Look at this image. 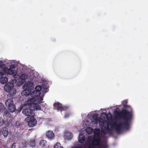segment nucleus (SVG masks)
Returning a JSON list of instances; mask_svg holds the SVG:
<instances>
[{"mask_svg": "<svg viewBox=\"0 0 148 148\" xmlns=\"http://www.w3.org/2000/svg\"><path fill=\"white\" fill-rule=\"evenodd\" d=\"M6 106L8 107V109L11 112H14L16 110V106L14 104L12 99H9L6 100L5 101Z\"/></svg>", "mask_w": 148, "mask_h": 148, "instance_id": "20e7f679", "label": "nucleus"}, {"mask_svg": "<svg viewBox=\"0 0 148 148\" xmlns=\"http://www.w3.org/2000/svg\"><path fill=\"white\" fill-rule=\"evenodd\" d=\"M69 115H70L68 113H65V114L64 115V117L65 118H68Z\"/></svg>", "mask_w": 148, "mask_h": 148, "instance_id": "f704fd0d", "label": "nucleus"}, {"mask_svg": "<svg viewBox=\"0 0 148 148\" xmlns=\"http://www.w3.org/2000/svg\"><path fill=\"white\" fill-rule=\"evenodd\" d=\"M35 90L31 94V96L33 98H35L40 96L41 94L40 90L42 89L41 86H36L35 88Z\"/></svg>", "mask_w": 148, "mask_h": 148, "instance_id": "0eeeda50", "label": "nucleus"}, {"mask_svg": "<svg viewBox=\"0 0 148 148\" xmlns=\"http://www.w3.org/2000/svg\"><path fill=\"white\" fill-rule=\"evenodd\" d=\"M92 118L94 121H91V123L92 124H97L99 122V119L100 118H98L97 114H94Z\"/></svg>", "mask_w": 148, "mask_h": 148, "instance_id": "f8f14e48", "label": "nucleus"}, {"mask_svg": "<svg viewBox=\"0 0 148 148\" xmlns=\"http://www.w3.org/2000/svg\"><path fill=\"white\" fill-rule=\"evenodd\" d=\"M109 113L110 114V115H108L105 112H103L102 113V114H104L105 116H106V119L108 120V121H110L111 120H112V115L110 112H109Z\"/></svg>", "mask_w": 148, "mask_h": 148, "instance_id": "aec40b11", "label": "nucleus"}, {"mask_svg": "<svg viewBox=\"0 0 148 148\" xmlns=\"http://www.w3.org/2000/svg\"><path fill=\"white\" fill-rule=\"evenodd\" d=\"M13 84H7L4 87V89L5 91L9 94L11 95H13L15 94L16 91L13 89Z\"/></svg>", "mask_w": 148, "mask_h": 148, "instance_id": "39448f33", "label": "nucleus"}, {"mask_svg": "<svg viewBox=\"0 0 148 148\" xmlns=\"http://www.w3.org/2000/svg\"><path fill=\"white\" fill-rule=\"evenodd\" d=\"M16 143H13L12 145V148H18V147H16Z\"/></svg>", "mask_w": 148, "mask_h": 148, "instance_id": "473e14b6", "label": "nucleus"}, {"mask_svg": "<svg viewBox=\"0 0 148 148\" xmlns=\"http://www.w3.org/2000/svg\"><path fill=\"white\" fill-rule=\"evenodd\" d=\"M2 63L0 62V68H1L2 67Z\"/></svg>", "mask_w": 148, "mask_h": 148, "instance_id": "e433bc0d", "label": "nucleus"}, {"mask_svg": "<svg viewBox=\"0 0 148 148\" xmlns=\"http://www.w3.org/2000/svg\"><path fill=\"white\" fill-rule=\"evenodd\" d=\"M14 125L15 127H16L17 128H19V129L21 130V125L20 123V122L18 121H17L15 123Z\"/></svg>", "mask_w": 148, "mask_h": 148, "instance_id": "b1692460", "label": "nucleus"}, {"mask_svg": "<svg viewBox=\"0 0 148 148\" xmlns=\"http://www.w3.org/2000/svg\"><path fill=\"white\" fill-rule=\"evenodd\" d=\"M46 135L49 139H53L55 138V134L51 130H49L47 131L46 133Z\"/></svg>", "mask_w": 148, "mask_h": 148, "instance_id": "9d476101", "label": "nucleus"}, {"mask_svg": "<svg viewBox=\"0 0 148 148\" xmlns=\"http://www.w3.org/2000/svg\"><path fill=\"white\" fill-rule=\"evenodd\" d=\"M15 67V66L14 64H12L10 66V69L12 70Z\"/></svg>", "mask_w": 148, "mask_h": 148, "instance_id": "72a5a7b5", "label": "nucleus"}, {"mask_svg": "<svg viewBox=\"0 0 148 148\" xmlns=\"http://www.w3.org/2000/svg\"><path fill=\"white\" fill-rule=\"evenodd\" d=\"M3 75V73L2 72L0 71V78H1V77H2Z\"/></svg>", "mask_w": 148, "mask_h": 148, "instance_id": "c9c22d12", "label": "nucleus"}, {"mask_svg": "<svg viewBox=\"0 0 148 148\" xmlns=\"http://www.w3.org/2000/svg\"><path fill=\"white\" fill-rule=\"evenodd\" d=\"M114 119L123 120L125 121L120 122L119 124H117L116 121H113L112 119L110 121H107V129L110 130L108 126L110 125L111 127H114L118 133L121 132L122 126L128 129L129 127V121L132 120V111H128V110L123 109L120 111H114Z\"/></svg>", "mask_w": 148, "mask_h": 148, "instance_id": "f257e3e1", "label": "nucleus"}, {"mask_svg": "<svg viewBox=\"0 0 148 148\" xmlns=\"http://www.w3.org/2000/svg\"><path fill=\"white\" fill-rule=\"evenodd\" d=\"M84 148H86V147H85V145H84Z\"/></svg>", "mask_w": 148, "mask_h": 148, "instance_id": "4c0bfd02", "label": "nucleus"}, {"mask_svg": "<svg viewBox=\"0 0 148 148\" xmlns=\"http://www.w3.org/2000/svg\"><path fill=\"white\" fill-rule=\"evenodd\" d=\"M24 90L21 93L22 95L27 96L29 95L31 90L30 89H23Z\"/></svg>", "mask_w": 148, "mask_h": 148, "instance_id": "2eb2a0df", "label": "nucleus"}, {"mask_svg": "<svg viewBox=\"0 0 148 148\" xmlns=\"http://www.w3.org/2000/svg\"><path fill=\"white\" fill-rule=\"evenodd\" d=\"M93 131L92 128L91 127H88L86 129V133L88 134H91Z\"/></svg>", "mask_w": 148, "mask_h": 148, "instance_id": "4be33fe9", "label": "nucleus"}, {"mask_svg": "<svg viewBox=\"0 0 148 148\" xmlns=\"http://www.w3.org/2000/svg\"><path fill=\"white\" fill-rule=\"evenodd\" d=\"M25 74H23L21 76V78L23 80H25L27 78V76H26Z\"/></svg>", "mask_w": 148, "mask_h": 148, "instance_id": "2f4dec72", "label": "nucleus"}, {"mask_svg": "<svg viewBox=\"0 0 148 148\" xmlns=\"http://www.w3.org/2000/svg\"><path fill=\"white\" fill-rule=\"evenodd\" d=\"M47 143L46 141L44 140H41L40 142V145L41 147H43L46 145Z\"/></svg>", "mask_w": 148, "mask_h": 148, "instance_id": "5701e85b", "label": "nucleus"}, {"mask_svg": "<svg viewBox=\"0 0 148 148\" xmlns=\"http://www.w3.org/2000/svg\"><path fill=\"white\" fill-rule=\"evenodd\" d=\"M99 123L101 127V129L102 132L104 133V132L103 131L104 130H103V128L104 127L105 129H107V127L104 126V122L102 118H100L99 119Z\"/></svg>", "mask_w": 148, "mask_h": 148, "instance_id": "4468645a", "label": "nucleus"}, {"mask_svg": "<svg viewBox=\"0 0 148 148\" xmlns=\"http://www.w3.org/2000/svg\"><path fill=\"white\" fill-rule=\"evenodd\" d=\"M85 136L82 134H79L78 138V141L81 143H82L85 140Z\"/></svg>", "mask_w": 148, "mask_h": 148, "instance_id": "dca6fc26", "label": "nucleus"}, {"mask_svg": "<svg viewBox=\"0 0 148 148\" xmlns=\"http://www.w3.org/2000/svg\"><path fill=\"white\" fill-rule=\"evenodd\" d=\"M43 100V98L42 96L38 97L36 99H35V103H37L38 105L42 102Z\"/></svg>", "mask_w": 148, "mask_h": 148, "instance_id": "a211bd4d", "label": "nucleus"}, {"mask_svg": "<svg viewBox=\"0 0 148 148\" xmlns=\"http://www.w3.org/2000/svg\"><path fill=\"white\" fill-rule=\"evenodd\" d=\"M3 123L4 121L3 118L0 117V126H2Z\"/></svg>", "mask_w": 148, "mask_h": 148, "instance_id": "7c9ffc66", "label": "nucleus"}, {"mask_svg": "<svg viewBox=\"0 0 148 148\" xmlns=\"http://www.w3.org/2000/svg\"><path fill=\"white\" fill-rule=\"evenodd\" d=\"M5 108L4 105L1 103H0V111L2 110H4Z\"/></svg>", "mask_w": 148, "mask_h": 148, "instance_id": "c756f323", "label": "nucleus"}, {"mask_svg": "<svg viewBox=\"0 0 148 148\" xmlns=\"http://www.w3.org/2000/svg\"><path fill=\"white\" fill-rule=\"evenodd\" d=\"M66 135L67 138L71 139L72 138V134L71 133L69 132L66 133Z\"/></svg>", "mask_w": 148, "mask_h": 148, "instance_id": "bb28decb", "label": "nucleus"}, {"mask_svg": "<svg viewBox=\"0 0 148 148\" xmlns=\"http://www.w3.org/2000/svg\"><path fill=\"white\" fill-rule=\"evenodd\" d=\"M100 138L98 135L96 138L91 141L88 140L86 143V145L88 146V148H107L106 147L101 148L100 146Z\"/></svg>", "mask_w": 148, "mask_h": 148, "instance_id": "f03ea898", "label": "nucleus"}, {"mask_svg": "<svg viewBox=\"0 0 148 148\" xmlns=\"http://www.w3.org/2000/svg\"><path fill=\"white\" fill-rule=\"evenodd\" d=\"M8 81V78L6 77H2L0 78V82L2 84H6Z\"/></svg>", "mask_w": 148, "mask_h": 148, "instance_id": "f3484780", "label": "nucleus"}, {"mask_svg": "<svg viewBox=\"0 0 148 148\" xmlns=\"http://www.w3.org/2000/svg\"><path fill=\"white\" fill-rule=\"evenodd\" d=\"M4 114L5 116H7V117L10 118L11 116V114L9 111L8 110H6L5 111Z\"/></svg>", "mask_w": 148, "mask_h": 148, "instance_id": "393cba45", "label": "nucleus"}, {"mask_svg": "<svg viewBox=\"0 0 148 148\" xmlns=\"http://www.w3.org/2000/svg\"><path fill=\"white\" fill-rule=\"evenodd\" d=\"M54 148H63V147L61 146V145L59 143H57L54 146Z\"/></svg>", "mask_w": 148, "mask_h": 148, "instance_id": "cd10ccee", "label": "nucleus"}, {"mask_svg": "<svg viewBox=\"0 0 148 148\" xmlns=\"http://www.w3.org/2000/svg\"><path fill=\"white\" fill-rule=\"evenodd\" d=\"M35 98H29L27 99V101H25L24 107H28L29 108H33L36 110H40L41 108L40 106L38 104L35 103Z\"/></svg>", "mask_w": 148, "mask_h": 148, "instance_id": "7ed1b4c3", "label": "nucleus"}, {"mask_svg": "<svg viewBox=\"0 0 148 148\" xmlns=\"http://www.w3.org/2000/svg\"><path fill=\"white\" fill-rule=\"evenodd\" d=\"M25 121L27 122L29 125L31 127L34 126L37 124L36 120L33 117V116L32 117H28L25 118Z\"/></svg>", "mask_w": 148, "mask_h": 148, "instance_id": "6e6552de", "label": "nucleus"}, {"mask_svg": "<svg viewBox=\"0 0 148 148\" xmlns=\"http://www.w3.org/2000/svg\"><path fill=\"white\" fill-rule=\"evenodd\" d=\"M4 72L6 73L9 75H14V70L10 69L7 68H5L3 69Z\"/></svg>", "mask_w": 148, "mask_h": 148, "instance_id": "ddd939ff", "label": "nucleus"}, {"mask_svg": "<svg viewBox=\"0 0 148 148\" xmlns=\"http://www.w3.org/2000/svg\"><path fill=\"white\" fill-rule=\"evenodd\" d=\"M127 100H125L123 101L122 102V104L124 108H127L128 107H129L131 108V110L130 111H131V110L133 111L132 108L130 107V106L127 105ZM132 112L133 113V111H132Z\"/></svg>", "mask_w": 148, "mask_h": 148, "instance_id": "6ab92c4d", "label": "nucleus"}, {"mask_svg": "<svg viewBox=\"0 0 148 148\" xmlns=\"http://www.w3.org/2000/svg\"><path fill=\"white\" fill-rule=\"evenodd\" d=\"M33 83L32 81L28 82L23 86V89H30V90L33 88Z\"/></svg>", "mask_w": 148, "mask_h": 148, "instance_id": "1a4fd4ad", "label": "nucleus"}, {"mask_svg": "<svg viewBox=\"0 0 148 148\" xmlns=\"http://www.w3.org/2000/svg\"><path fill=\"white\" fill-rule=\"evenodd\" d=\"M29 145L31 146L34 147L35 145V142L34 140H30L29 142Z\"/></svg>", "mask_w": 148, "mask_h": 148, "instance_id": "a878e982", "label": "nucleus"}, {"mask_svg": "<svg viewBox=\"0 0 148 148\" xmlns=\"http://www.w3.org/2000/svg\"><path fill=\"white\" fill-rule=\"evenodd\" d=\"M2 134L5 137H6L8 134V132L6 128L3 129L2 130Z\"/></svg>", "mask_w": 148, "mask_h": 148, "instance_id": "412c9836", "label": "nucleus"}, {"mask_svg": "<svg viewBox=\"0 0 148 148\" xmlns=\"http://www.w3.org/2000/svg\"><path fill=\"white\" fill-rule=\"evenodd\" d=\"M23 110V113L26 116L30 117H33L34 115V113L33 112V110L32 109V108H27L24 107Z\"/></svg>", "mask_w": 148, "mask_h": 148, "instance_id": "423d86ee", "label": "nucleus"}, {"mask_svg": "<svg viewBox=\"0 0 148 148\" xmlns=\"http://www.w3.org/2000/svg\"><path fill=\"white\" fill-rule=\"evenodd\" d=\"M21 143L23 147H26L27 145V142L26 141L23 140L21 141Z\"/></svg>", "mask_w": 148, "mask_h": 148, "instance_id": "c85d7f7f", "label": "nucleus"}, {"mask_svg": "<svg viewBox=\"0 0 148 148\" xmlns=\"http://www.w3.org/2000/svg\"><path fill=\"white\" fill-rule=\"evenodd\" d=\"M55 109L58 111H62L64 110V108L62 105L59 102L55 103L53 104Z\"/></svg>", "mask_w": 148, "mask_h": 148, "instance_id": "9b49d317", "label": "nucleus"}]
</instances>
